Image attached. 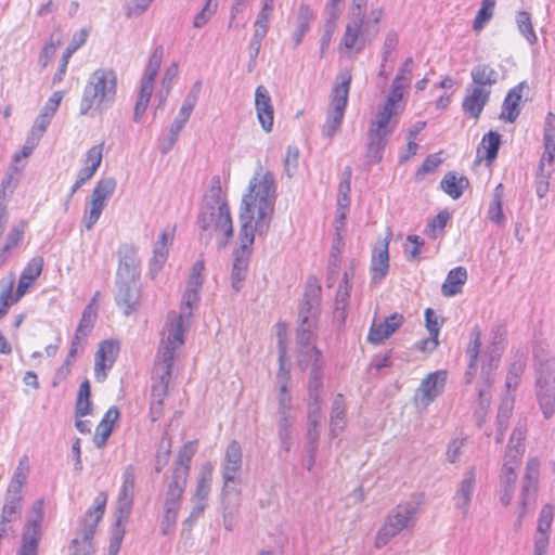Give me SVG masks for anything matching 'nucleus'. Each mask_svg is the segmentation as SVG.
<instances>
[{
	"mask_svg": "<svg viewBox=\"0 0 555 555\" xmlns=\"http://www.w3.org/2000/svg\"><path fill=\"white\" fill-rule=\"evenodd\" d=\"M212 473L214 465L210 462H206L201 466L196 490L192 496V501H199L206 503V500L208 499V495L210 493Z\"/></svg>",
	"mask_w": 555,
	"mask_h": 555,
	"instance_id": "nucleus-37",
	"label": "nucleus"
},
{
	"mask_svg": "<svg viewBox=\"0 0 555 555\" xmlns=\"http://www.w3.org/2000/svg\"><path fill=\"white\" fill-rule=\"evenodd\" d=\"M88 35H89V33L86 29H80L79 31H77L73 35L72 41L69 42L68 47L66 48V50L64 51V53L62 55L59 70L54 75V78H53L54 82L62 80L63 75L66 72L67 64L70 60V56L73 55L74 52H76L80 47H82L86 43Z\"/></svg>",
	"mask_w": 555,
	"mask_h": 555,
	"instance_id": "nucleus-36",
	"label": "nucleus"
},
{
	"mask_svg": "<svg viewBox=\"0 0 555 555\" xmlns=\"http://www.w3.org/2000/svg\"><path fill=\"white\" fill-rule=\"evenodd\" d=\"M299 150L296 146L289 145L286 150L284 158V169L288 177H293L298 168Z\"/></svg>",
	"mask_w": 555,
	"mask_h": 555,
	"instance_id": "nucleus-64",
	"label": "nucleus"
},
{
	"mask_svg": "<svg viewBox=\"0 0 555 555\" xmlns=\"http://www.w3.org/2000/svg\"><path fill=\"white\" fill-rule=\"evenodd\" d=\"M243 464V454L241 444L236 440H232L225 448L222 461V496L228 499L232 494L235 498L240 495L238 486L241 483V470Z\"/></svg>",
	"mask_w": 555,
	"mask_h": 555,
	"instance_id": "nucleus-14",
	"label": "nucleus"
},
{
	"mask_svg": "<svg viewBox=\"0 0 555 555\" xmlns=\"http://www.w3.org/2000/svg\"><path fill=\"white\" fill-rule=\"evenodd\" d=\"M391 233L387 237L375 245L371 257V282L379 284L387 275L389 270V241Z\"/></svg>",
	"mask_w": 555,
	"mask_h": 555,
	"instance_id": "nucleus-22",
	"label": "nucleus"
},
{
	"mask_svg": "<svg viewBox=\"0 0 555 555\" xmlns=\"http://www.w3.org/2000/svg\"><path fill=\"white\" fill-rule=\"evenodd\" d=\"M403 320L402 314L393 313L382 323H373L367 335L369 341L372 344L383 343L402 325Z\"/></svg>",
	"mask_w": 555,
	"mask_h": 555,
	"instance_id": "nucleus-31",
	"label": "nucleus"
},
{
	"mask_svg": "<svg viewBox=\"0 0 555 555\" xmlns=\"http://www.w3.org/2000/svg\"><path fill=\"white\" fill-rule=\"evenodd\" d=\"M199 91H201V82L197 81V82H195V85L192 87L191 91L185 96V99L179 109L178 116L175 118L176 120H178L184 125L188 122V120L198 101Z\"/></svg>",
	"mask_w": 555,
	"mask_h": 555,
	"instance_id": "nucleus-48",
	"label": "nucleus"
},
{
	"mask_svg": "<svg viewBox=\"0 0 555 555\" xmlns=\"http://www.w3.org/2000/svg\"><path fill=\"white\" fill-rule=\"evenodd\" d=\"M217 8H218L217 0H207L204 8L194 17L193 26L195 28L204 27L209 22V20L214 16V14L217 11Z\"/></svg>",
	"mask_w": 555,
	"mask_h": 555,
	"instance_id": "nucleus-61",
	"label": "nucleus"
},
{
	"mask_svg": "<svg viewBox=\"0 0 555 555\" xmlns=\"http://www.w3.org/2000/svg\"><path fill=\"white\" fill-rule=\"evenodd\" d=\"M124 525L125 524H119L117 520H115V525L113 527L109 539L107 555H118L125 535Z\"/></svg>",
	"mask_w": 555,
	"mask_h": 555,
	"instance_id": "nucleus-62",
	"label": "nucleus"
},
{
	"mask_svg": "<svg viewBox=\"0 0 555 555\" xmlns=\"http://www.w3.org/2000/svg\"><path fill=\"white\" fill-rule=\"evenodd\" d=\"M503 196H504V186L502 183H499L493 192V197L491 204L488 209V218L495 224H502L505 220L503 214Z\"/></svg>",
	"mask_w": 555,
	"mask_h": 555,
	"instance_id": "nucleus-45",
	"label": "nucleus"
},
{
	"mask_svg": "<svg viewBox=\"0 0 555 555\" xmlns=\"http://www.w3.org/2000/svg\"><path fill=\"white\" fill-rule=\"evenodd\" d=\"M254 233H247L245 227H241L238 233L240 247L233 251V264L231 272V285L235 292H238L243 287V283L246 279L249 258H250V248L255 241Z\"/></svg>",
	"mask_w": 555,
	"mask_h": 555,
	"instance_id": "nucleus-16",
	"label": "nucleus"
},
{
	"mask_svg": "<svg viewBox=\"0 0 555 555\" xmlns=\"http://www.w3.org/2000/svg\"><path fill=\"white\" fill-rule=\"evenodd\" d=\"M535 398L539 408L548 420L555 414V362L541 364L535 380Z\"/></svg>",
	"mask_w": 555,
	"mask_h": 555,
	"instance_id": "nucleus-15",
	"label": "nucleus"
},
{
	"mask_svg": "<svg viewBox=\"0 0 555 555\" xmlns=\"http://www.w3.org/2000/svg\"><path fill=\"white\" fill-rule=\"evenodd\" d=\"M516 24L518 31L527 40L529 44H534L538 41V37L532 26L531 16L526 11H519L516 14Z\"/></svg>",
	"mask_w": 555,
	"mask_h": 555,
	"instance_id": "nucleus-53",
	"label": "nucleus"
},
{
	"mask_svg": "<svg viewBox=\"0 0 555 555\" xmlns=\"http://www.w3.org/2000/svg\"><path fill=\"white\" fill-rule=\"evenodd\" d=\"M351 285L339 284L336 298H335V312L344 321L346 315L345 311L349 304Z\"/></svg>",
	"mask_w": 555,
	"mask_h": 555,
	"instance_id": "nucleus-60",
	"label": "nucleus"
},
{
	"mask_svg": "<svg viewBox=\"0 0 555 555\" xmlns=\"http://www.w3.org/2000/svg\"><path fill=\"white\" fill-rule=\"evenodd\" d=\"M106 207V203L92 197L90 202L87 204L83 210L82 223L83 227L89 231L94 224L99 221L104 208Z\"/></svg>",
	"mask_w": 555,
	"mask_h": 555,
	"instance_id": "nucleus-47",
	"label": "nucleus"
},
{
	"mask_svg": "<svg viewBox=\"0 0 555 555\" xmlns=\"http://www.w3.org/2000/svg\"><path fill=\"white\" fill-rule=\"evenodd\" d=\"M119 418V411L116 406H111L104 414L102 421L95 429L93 442L98 449L103 448L109 438L113 426Z\"/></svg>",
	"mask_w": 555,
	"mask_h": 555,
	"instance_id": "nucleus-34",
	"label": "nucleus"
},
{
	"mask_svg": "<svg viewBox=\"0 0 555 555\" xmlns=\"http://www.w3.org/2000/svg\"><path fill=\"white\" fill-rule=\"evenodd\" d=\"M544 152L539 163V168L552 169L555 158V115L548 112L545 117L543 131Z\"/></svg>",
	"mask_w": 555,
	"mask_h": 555,
	"instance_id": "nucleus-28",
	"label": "nucleus"
},
{
	"mask_svg": "<svg viewBox=\"0 0 555 555\" xmlns=\"http://www.w3.org/2000/svg\"><path fill=\"white\" fill-rule=\"evenodd\" d=\"M43 263V258L41 256H36L28 261V263L21 273L17 288L15 292V299L13 301L20 300L26 294L27 289L35 283V281L41 274Z\"/></svg>",
	"mask_w": 555,
	"mask_h": 555,
	"instance_id": "nucleus-30",
	"label": "nucleus"
},
{
	"mask_svg": "<svg viewBox=\"0 0 555 555\" xmlns=\"http://www.w3.org/2000/svg\"><path fill=\"white\" fill-rule=\"evenodd\" d=\"M313 18V13L307 5H301L299 8V16L296 29L293 34V40L295 47L299 46L302 41L304 36L309 30L310 21Z\"/></svg>",
	"mask_w": 555,
	"mask_h": 555,
	"instance_id": "nucleus-51",
	"label": "nucleus"
},
{
	"mask_svg": "<svg viewBox=\"0 0 555 555\" xmlns=\"http://www.w3.org/2000/svg\"><path fill=\"white\" fill-rule=\"evenodd\" d=\"M153 90H154V83L141 81V88H140L139 96H138V100H137V103L134 106V113H133V120L135 122H139L141 120V118L143 117V115L149 106Z\"/></svg>",
	"mask_w": 555,
	"mask_h": 555,
	"instance_id": "nucleus-50",
	"label": "nucleus"
},
{
	"mask_svg": "<svg viewBox=\"0 0 555 555\" xmlns=\"http://www.w3.org/2000/svg\"><path fill=\"white\" fill-rule=\"evenodd\" d=\"M382 16L383 11L378 8L372 9L367 17L349 16L345 34L340 40V48L346 49L349 54L361 52L366 43L377 35V24Z\"/></svg>",
	"mask_w": 555,
	"mask_h": 555,
	"instance_id": "nucleus-9",
	"label": "nucleus"
},
{
	"mask_svg": "<svg viewBox=\"0 0 555 555\" xmlns=\"http://www.w3.org/2000/svg\"><path fill=\"white\" fill-rule=\"evenodd\" d=\"M414 62L408 57L391 82L389 93L377 109L367 130V156L372 163H379L389 137L398 126L404 111L403 94L410 88Z\"/></svg>",
	"mask_w": 555,
	"mask_h": 555,
	"instance_id": "nucleus-1",
	"label": "nucleus"
},
{
	"mask_svg": "<svg viewBox=\"0 0 555 555\" xmlns=\"http://www.w3.org/2000/svg\"><path fill=\"white\" fill-rule=\"evenodd\" d=\"M352 177L351 167H346L337 189V204L350 205V183Z\"/></svg>",
	"mask_w": 555,
	"mask_h": 555,
	"instance_id": "nucleus-58",
	"label": "nucleus"
},
{
	"mask_svg": "<svg viewBox=\"0 0 555 555\" xmlns=\"http://www.w3.org/2000/svg\"><path fill=\"white\" fill-rule=\"evenodd\" d=\"M418 508L412 502L398 504L386 516L375 535L374 546L382 548L404 530H410L416 521Z\"/></svg>",
	"mask_w": 555,
	"mask_h": 555,
	"instance_id": "nucleus-10",
	"label": "nucleus"
},
{
	"mask_svg": "<svg viewBox=\"0 0 555 555\" xmlns=\"http://www.w3.org/2000/svg\"><path fill=\"white\" fill-rule=\"evenodd\" d=\"M197 223L203 231H215L221 234V237L218 238L219 247L227 246L233 235L230 208L223 196L220 177L218 176L212 177L210 188L204 196Z\"/></svg>",
	"mask_w": 555,
	"mask_h": 555,
	"instance_id": "nucleus-4",
	"label": "nucleus"
},
{
	"mask_svg": "<svg viewBox=\"0 0 555 555\" xmlns=\"http://www.w3.org/2000/svg\"><path fill=\"white\" fill-rule=\"evenodd\" d=\"M467 280V271L463 267H456L449 271L441 286V293L446 297H453L462 292Z\"/></svg>",
	"mask_w": 555,
	"mask_h": 555,
	"instance_id": "nucleus-35",
	"label": "nucleus"
},
{
	"mask_svg": "<svg viewBox=\"0 0 555 555\" xmlns=\"http://www.w3.org/2000/svg\"><path fill=\"white\" fill-rule=\"evenodd\" d=\"M490 95V91L468 86L462 102V108L465 115L478 119L489 102Z\"/></svg>",
	"mask_w": 555,
	"mask_h": 555,
	"instance_id": "nucleus-27",
	"label": "nucleus"
},
{
	"mask_svg": "<svg viewBox=\"0 0 555 555\" xmlns=\"http://www.w3.org/2000/svg\"><path fill=\"white\" fill-rule=\"evenodd\" d=\"M199 301V292L185 288L179 311H170L163 331V338L158 350L170 351L177 356L178 349L184 344L189 331L193 310Z\"/></svg>",
	"mask_w": 555,
	"mask_h": 555,
	"instance_id": "nucleus-7",
	"label": "nucleus"
},
{
	"mask_svg": "<svg viewBox=\"0 0 555 555\" xmlns=\"http://www.w3.org/2000/svg\"><path fill=\"white\" fill-rule=\"evenodd\" d=\"M107 502V495L100 492L79 521L76 535L68 547V555H92L94 552L93 537L99 521L102 519Z\"/></svg>",
	"mask_w": 555,
	"mask_h": 555,
	"instance_id": "nucleus-8",
	"label": "nucleus"
},
{
	"mask_svg": "<svg viewBox=\"0 0 555 555\" xmlns=\"http://www.w3.org/2000/svg\"><path fill=\"white\" fill-rule=\"evenodd\" d=\"M338 80L332 90L331 103L322 130L323 135L327 139H332L341 127L351 83L350 73L340 74Z\"/></svg>",
	"mask_w": 555,
	"mask_h": 555,
	"instance_id": "nucleus-12",
	"label": "nucleus"
},
{
	"mask_svg": "<svg viewBox=\"0 0 555 555\" xmlns=\"http://www.w3.org/2000/svg\"><path fill=\"white\" fill-rule=\"evenodd\" d=\"M255 106L257 118L266 132H270L273 127L274 111L271 96L268 89L258 86L255 91Z\"/></svg>",
	"mask_w": 555,
	"mask_h": 555,
	"instance_id": "nucleus-26",
	"label": "nucleus"
},
{
	"mask_svg": "<svg viewBox=\"0 0 555 555\" xmlns=\"http://www.w3.org/2000/svg\"><path fill=\"white\" fill-rule=\"evenodd\" d=\"M323 387V374L314 370L309 374L308 382V427L319 430L322 423L321 391Z\"/></svg>",
	"mask_w": 555,
	"mask_h": 555,
	"instance_id": "nucleus-19",
	"label": "nucleus"
},
{
	"mask_svg": "<svg viewBox=\"0 0 555 555\" xmlns=\"http://www.w3.org/2000/svg\"><path fill=\"white\" fill-rule=\"evenodd\" d=\"M95 298L85 308L81 320L76 330L75 336L78 338L86 339L91 330L93 328L94 321L96 319V307L94 305Z\"/></svg>",
	"mask_w": 555,
	"mask_h": 555,
	"instance_id": "nucleus-46",
	"label": "nucleus"
},
{
	"mask_svg": "<svg viewBox=\"0 0 555 555\" xmlns=\"http://www.w3.org/2000/svg\"><path fill=\"white\" fill-rule=\"evenodd\" d=\"M181 506L180 502H164V515L162 521V532L163 534H169L177 521L178 511Z\"/></svg>",
	"mask_w": 555,
	"mask_h": 555,
	"instance_id": "nucleus-54",
	"label": "nucleus"
},
{
	"mask_svg": "<svg viewBox=\"0 0 555 555\" xmlns=\"http://www.w3.org/2000/svg\"><path fill=\"white\" fill-rule=\"evenodd\" d=\"M446 383L447 371L438 370L429 373L422 379L421 385L415 392V404L426 409L443 392Z\"/></svg>",
	"mask_w": 555,
	"mask_h": 555,
	"instance_id": "nucleus-17",
	"label": "nucleus"
},
{
	"mask_svg": "<svg viewBox=\"0 0 555 555\" xmlns=\"http://www.w3.org/2000/svg\"><path fill=\"white\" fill-rule=\"evenodd\" d=\"M526 86L525 81L519 82L507 92L500 114L502 120L514 122L517 119L521 111L522 91Z\"/></svg>",
	"mask_w": 555,
	"mask_h": 555,
	"instance_id": "nucleus-29",
	"label": "nucleus"
},
{
	"mask_svg": "<svg viewBox=\"0 0 555 555\" xmlns=\"http://www.w3.org/2000/svg\"><path fill=\"white\" fill-rule=\"evenodd\" d=\"M470 78L472 87L491 92L499 80V73L488 64H478L472 68Z\"/></svg>",
	"mask_w": 555,
	"mask_h": 555,
	"instance_id": "nucleus-33",
	"label": "nucleus"
},
{
	"mask_svg": "<svg viewBox=\"0 0 555 555\" xmlns=\"http://www.w3.org/2000/svg\"><path fill=\"white\" fill-rule=\"evenodd\" d=\"M279 384L278 395V414L279 418L292 417L293 410L292 396L288 390L289 372L285 367L281 369L276 375Z\"/></svg>",
	"mask_w": 555,
	"mask_h": 555,
	"instance_id": "nucleus-32",
	"label": "nucleus"
},
{
	"mask_svg": "<svg viewBox=\"0 0 555 555\" xmlns=\"http://www.w3.org/2000/svg\"><path fill=\"white\" fill-rule=\"evenodd\" d=\"M117 293L116 302L124 314L130 315L135 311L140 300V289L137 282L116 281Z\"/></svg>",
	"mask_w": 555,
	"mask_h": 555,
	"instance_id": "nucleus-25",
	"label": "nucleus"
},
{
	"mask_svg": "<svg viewBox=\"0 0 555 555\" xmlns=\"http://www.w3.org/2000/svg\"><path fill=\"white\" fill-rule=\"evenodd\" d=\"M118 269L116 281L133 282L139 275V260L133 246L122 245L118 249Z\"/></svg>",
	"mask_w": 555,
	"mask_h": 555,
	"instance_id": "nucleus-24",
	"label": "nucleus"
},
{
	"mask_svg": "<svg viewBox=\"0 0 555 555\" xmlns=\"http://www.w3.org/2000/svg\"><path fill=\"white\" fill-rule=\"evenodd\" d=\"M475 489L476 474L474 468H469L463 475V478L457 485L452 499L454 507L460 512L463 518L468 516L470 504L475 494Z\"/></svg>",
	"mask_w": 555,
	"mask_h": 555,
	"instance_id": "nucleus-21",
	"label": "nucleus"
},
{
	"mask_svg": "<svg viewBox=\"0 0 555 555\" xmlns=\"http://www.w3.org/2000/svg\"><path fill=\"white\" fill-rule=\"evenodd\" d=\"M44 519V501L34 502L21 532L15 555H39L40 542L43 538L42 522Z\"/></svg>",
	"mask_w": 555,
	"mask_h": 555,
	"instance_id": "nucleus-13",
	"label": "nucleus"
},
{
	"mask_svg": "<svg viewBox=\"0 0 555 555\" xmlns=\"http://www.w3.org/2000/svg\"><path fill=\"white\" fill-rule=\"evenodd\" d=\"M117 96V73L100 67L90 74L79 103V115L94 116L113 106Z\"/></svg>",
	"mask_w": 555,
	"mask_h": 555,
	"instance_id": "nucleus-5",
	"label": "nucleus"
},
{
	"mask_svg": "<svg viewBox=\"0 0 555 555\" xmlns=\"http://www.w3.org/2000/svg\"><path fill=\"white\" fill-rule=\"evenodd\" d=\"M22 508L23 501L4 498V503L0 515V527L5 530V533L11 530V524L21 518Z\"/></svg>",
	"mask_w": 555,
	"mask_h": 555,
	"instance_id": "nucleus-39",
	"label": "nucleus"
},
{
	"mask_svg": "<svg viewBox=\"0 0 555 555\" xmlns=\"http://www.w3.org/2000/svg\"><path fill=\"white\" fill-rule=\"evenodd\" d=\"M345 400L341 395H337L332 404L331 411V435L337 436L345 427Z\"/></svg>",
	"mask_w": 555,
	"mask_h": 555,
	"instance_id": "nucleus-44",
	"label": "nucleus"
},
{
	"mask_svg": "<svg viewBox=\"0 0 555 555\" xmlns=\"http://www.w3.org/2000/svg\"><path fill=\"white\" fill-rule=\"evenodd\" d=\"M22 238L23 230L17 227H13L0 247V267L7 262L11 250L20 245Z\"/></svg>",
	"mask_w": 555,
	"mask_h": 555,
	"instance_id": "nucleus-52",
	"label": "nucleus"
},
{
	"mask_svg": "<svg viewBox=\"0 0 555 555\" xmlns=\"http://www.w3.org/2000/svg\"><path fill=\"white\" fill-rule=\"evenodd\" d=\"M553 519L554 507L550 504L544 505L540 512L534 533V555H546Z\"/></svg>",
	"mask_w": 555,
	"mask_h": 555,
	"instance_id": "nucleus-23",
	"label": "nucleus"
},
{
	"mask_svg": "<svg viewBox=\"0 0 555 555\" xmlns=\"http://www.w3.org/2000/svg\"><path fill=\"white\" fill-rule=\"evenodd\" d=\"M276 199L275 179L271 171L261 172V164L249 181L240 211L241 227L247 233L266 236L271 224Z\"/></svg>",
	"mask_w": 555,
	"mask_h": 555,
	"instance_id": "nucleus-2",
	"label": "nucleus"
},
{
	"mask_svg": "<svg viewBox=\"0 0 555 555\" xmlns=\"http://www.w3.org/2000/svg\"><path fill=\"white\" fill-rule=\"evenodd\" d=\"M188 478H184V472L172 475L167 485L165 501L180 502L185 490Z\"/></svg>",
	"mask_w": 555,
	"mask_h": 555,
	"instance_id": "nucleus-49",
	"label": "nucleus"
},
{
	"mask_svg": "<svg viewBox=\"0 0 555 555\" xmlns=\"http://www.w3.org/2000/svg\"><path fill=\"white\" fill-rule=\"evenodd\" d=\"M321 286L314 279L307 283L304 300L298 312V328L296 343L298 347V362L301 369L314 370L322 374L324 361L321 351L314 346V330L320 313Z\"/></svg>",
	"mask_w": 555,
	"mask_h": 555,
	"instance_id": "nucleus-3",
	"label": "nucleus"
},
{
	"mask_svg": "<svg viewBox=\"0 0 555 555\" xmlns=\"http://www.w3.org/2000/svg\"><path fill=\"white\" fill-rule=\"evenodd\" d=\"M552 175V169H543L538 167V172L535 177V192L539 197H544L548 192L550 188V178Z\"/></svg>",
	"mask_w": 555,
	"mask_h": 555,
	"instance_id": "nucleus-63",
	"label": "nucleus"
},
{
	"mask_svg": "<svg viewBox=\"0 0 555 555\" xmlns=\"http://www.w3.org/2000/svg\"><path fill=\"white\" fill-rule=\"evenodd\" d=\"M513 400L504 399L498 412V435L495 437L496 442H502L504 431L507 428V421L512 413Z\"/></svg>",
	"mask_w": 555,
	"mask_h": 555,
	"instance_id": "nucleus-57",
	"label": "nucleus"
},
{
	"mask_svg": "<svg viewBox=\"0 0 555 555\" xmlns=\"http://www.w3.org/2000/svg\"><path fill=\"white\" fill-rule=\"evenodd\" d=\"M440 186L450 197L457 199L468 186V179L457 177L454 172H448L440 182Z\"/></svg>",
	"mask_w": 555,
	"mask_h": 555,
	"instance_id": "nucleus-40",
	"label": "nucleus"
},
{
	"mask_svg": "<svg viewBox=\"0 0 555 555\" xmlns=\"http://www.w3.org/2000/svg\"><path fill=\"white\" fill-rule=\"evenodd\" d=\"M119 344L116 340L108 339L100 344L94 358V378L99 383H103L118 356Z\"/></svg>",
	"mask_w": 555,
	"mask_h": 555,
	"instance_id": "nucleus-20",
	"label": "nucleus"
},
{
	"mask_svg": "<svg viewBox=\"0 0 555 555\" xmlns=\"http://www.w3.org/2000/svg\"><path fill=\"white\" fill-rule=\"evenodd\" d=\"M501 145V135L495 131H489L482 139L480 146L478 147V155L483 152V157L491 164L498 156V152Z\"/></svg>",
	"mask_w": 555,
	"mask_h": 555,
	"instance_id": "nucleus-43",
	"label": "nucleus"
},
{
	"mask_svg": "<svg viewBox=\"0 0 555 555\" xmlns=\"http://www.w3.org/2000/svg\"><path fill=\"white\" fill-rule=\"evenodd\" d=\"M516 478V469L513 465H509L508 461H505L503 464L500 490V501L503 505H508L513 499Z\"/></svg>",
	"mask_w": 555,
	"mask_h": 555,
	"instance_id": "nucleus-38",
	"label": "nucleus"
},
{
	"mask_svg": "<svg viewBox=\"0 0 555 555\" xmlns=\"http://www.w3.org/2000/svg\"><path fill=\"white\" fill-rule=\"evenodd\" d=\"M135 486V468L133 465H128L122 474V485L120 487L117 498V508L115 520L119 524H126L133 505Z\"/></svg>",
	"mask_w": 555,
	"mask_h": 555,
	"instance_id": "nucleus-18",
	"label": "nucleus"
},
{
	"mask_svg": "<svg viewBox=\"0 0 555 555\" xmlns=\"http://www.w3.org/2000/svg\"><path fill=\"white\" fill-rule=\"evenodd\" d=\"M197 450L196 441L186 442L179 451L177 461L175 463L172 475L184 472V478L189 477L190 464Z\"/></svg>",
	"mask_w": 555,
	"mask_h": 555,
	"instance_id": "nucleus-42",
	"label": "nucleus"
},
{
	"mask_svg": "<svg viewBox=\"0 0 555 555\" xmlns=\"http://www.w3.org/2000/svg\"><path fill=\"white\" fill-rule=\"evenodd\" d=\"M539 475V463L537 460H531L527 464V473L525 476L522 491H521V501L520 504L522 508L526 507L527 499L534 494L537 488Z\"/></svg>",
	"mask_w": 555,
	"mask_h": 555,
	"instance_id": "nucleus-41",
	"label": "nucleus"
},
{
	"mask_svg": "<svg viewBox=\"0 0 555 555\" xmlns=\"http://www.w3.org/2000/svg\"><path fill=\"white\" fill-rule=\"evenodd\" d=\"M472 344L467 349V354L469 357L468 370L466 372V380L470 383L477 372V365L479 359L482 361L481 373L486 380L483 387L479 388V409L477 413L480 411H485L486 408L490 403V374L494 371L501 358L502 348L500 347V341L502 340V335L498 332L494 333L493 341L491 347L487 348L480 353L481 346V331L478 326H475L470 333Z\"/></svg>",
	"mask_w": 555,
	"mask_h": 555,
	"instance_id": "nucleus-6",
	"label": "nucleus"
},
{
	"mask_svg": "<svg viewBox=\"0 0 555 555\" xmlns=\"http://www.w3.org/2000/svg\"><path fill=\"white\" fill-rule=\"evenodd\" d=\"M116 185L117 182L113 177L102 178L96 182L91 196L107 203V201L114 194Z\"/></svg>",
	"mask_w": 555,
	"mask_h": 555,
	"instance_id": "nucleus-56",
	"label": "nucleus"
},
{
	"mask_svg": "<svg viewBox=\"0 0 555 555\" xmlns=\"http://www.w3.org/2000/svg\"><path fill=\"white\" fill-rule=\"evenodd\" d=\"M176 358L177 356L172 354L170 351H157L152 376L151 415L153 421H157L162 414L163 401L167 395L172 377V367Z\"/></svg>",
	"mask_w": 555,
	"mask_h": 555,
	"instance_id": "nucleus-11",
	"label": "nucleus"
},
{
	"mask_svg": "<svg viewBox=\"0 0 555 555\" xmlns=\"http://www.w3.org/2000/svg\"><path fill=\"white\" fill-rule=\"evenodd\" d=\"M184 126V124L176 119L172 121L168 134L164 138L159 145V151L162 154H167L173 147Z\"/></svg>",
	"mask_w": 555,
	"mask_h": 555,
	"instance_id": "nucleus-59",
	"label": "nucleus"
},
{
	"mask_svg": "<svg viewBox=\"0 0 555 555\" xmlns=\"http://www.w3.org/2000/svg\"><path fill=\"white\" fill-rule=\"evenodd\" d=\"M164 50L163 47H156L150 56L149 63L146 65L142 81L154 83L158 70L163 61Z\"/></svg>",
	"mask_w": 555,
	"mask_h": 555,
	"instance_id": "nucleus-55",
	"label": "nucleus"
}]
</instances>
